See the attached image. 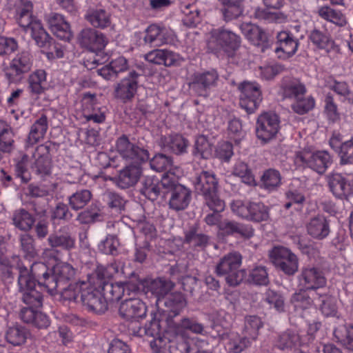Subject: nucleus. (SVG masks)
Masks as SVG:
<instances>
[{
  "label": "nucleus",
  "mask_w": 353,
  "mask_h": 353,
  "mask_svg": "<svg viewBox=\"0 0 353 353\" xmlns=\"http://www.w3.org/2000/svg\"><path fill=\"white\" fill-rule=\"evenodd\" d=\"M313 304L319 306L322 313L326 316H334L336 313V300L334 297L327 295H320L314 297Z\"/></svg>",
  "instance_id": "obj_53"
},
{
  "label": "nucleus",
  "mask_w": 353,
  "mask_h": 353,
  "mask_svg": "<svg viewBox=\"0 0 353 353\" xmlns=\"http://www.w3.org/2000/svg\"><path fill=\"white\" fill-rule=\"evenodd\" d=\"M310 39L318 48L325 50L327 52L334 48V41L319 31H313L310 34Z\"/></svg>",
  "instance_id": "obj_64"
},
{
  "label": "nucleus",
  "mask_w": 353,
  "mask_h": 353,
  "mask_svg": "<svg viewBox=\"0 0 353 353\" xmlns=\"http://www.w3.org/2000/svg\"><path fill=\"white\" fill-rule=\"evenodd\" d=\"M219 230L223 236L239 235L250 239L254 235V229L251 225L229 219H224L219 223Z\"/></svg>",
  "instance_id": "obj_26"
},
{
  "label": "nucleus",
  "mask_w": 353,
  "mask_h": 353,
  "mask_svg": "<svg viewBox=\"0 0 353 353\" xmlns=\"http://www.w3.org/2000/svg\"><path fill=\"white\" fill-rule=\"evenodd\" d=\"M170 179L168 176H163L161 180L154 176H143L140 181L139 191L146 199L154 201L159 196L163 197L165 188L163 183L164 181L169 182Z\"/></svg>",
  "instance_id": "obj_17"
},
{
  "label": "nucleus",
  "mask_w": 353,
  "mask_h": 353,
  "mask_svg": "<svg viewBox=\"0 0 353 353\" xmlns=\"http://www.w3.org/2000/svg\"><path fill=\"white\" fill-rule=\"evenodd\" d=\"M270 259L276 268L288 276L294 275L298 270V259L289 249L274 247L270 251Z\"/></svg>",
  "instance_id": "obj_11"
},
{
  "label": "nucleus",
  "mask_w": 353,
  "mask_h": 353,
  "mask_svg": "<svg viewBox=\"0 0 353 353\" xmlns=\"http://www.w3.org/2000/svg\"><path fill=\"white\" fill-rule=\"evenodd\" d=\"M187 301L181 292H174L165 295L164 298L156 301L157 310L150 314L151 319L143 327L137 326V330H133V334L139 336L147 335L155 337L162 332V323L169 327L174 323L173 318L178 316L186 306Z\"/></svg>",
  "instance_id": "obj_1"
},
{
  "label": "nucleus",
  "mask_w": 353,
  "mask_h": 353,
  "mask_svg": "<svg viewBox=\"0 0 353 353\" xmlns=\"http://www.w3.org/2000/svg\"><path fill=\"white\" fill-rule=\"evenodd\" d=\"M32 65L30 52L23 50L18 53L5 70V76L10 83L19 82L23 75L30 71Z\"/></svg>",
  "instance_id": "obj_12"
},
{
  "label": "nucleus",
  "mask_w": 353,
  "mask_h": 353,
  "mask_svg": "<svg viewBox=\"0 0 353 353\" xmlns=\"http://www.w3.org/2000/svg\"><path fill=\"white\" fill-rule=\"evenodd\" d=\"M80 303L88 311L96 314H104L108 309V303L99 290L87 283L80 296Z\"/></svg>",
  "instance_id": "obj_15"
},
{
  "label": "nucleus",
  "mask_w": 353,
  "mask_h": 353,
  "mask_svg": "<svg viewBox=\"0 0 353 353\" xmlns=\"http://www.w3.org/2000/svg\"><path fill=\"white\" fill-rule=\"evenodd\" d=\"M219 74L216 69L194 72L188 83L190 93L199 97L208 98L212 90L217 87Z\"/></svg>",
  "instance_id": "obj_5"
},
{
  "label": "nucleus",
  "mask_w": 353,
  "mask_h": 353,
  "mask_svg": "<svg viewBox=\"0 0 353 353\" xmlns=\"http://www.w3.org/2000/svg\"><path fill=\"white\" fill-rule=\"evenodd\" d=\"M11 219L15 228L24 232L30 231L36 221L34 216L23 208L14 210Z\"/></svg>",
  "instance_id": "obj_37"
},
{
  "label": "nucleus",
  "mask_w": 353,
  "mask_h": 353,
  "mask_svg": "<svg viewBox=\"0 0 353 353\" xmlns=\"http://www.w3.org/2000/svg\"><path fill=\"white\" fill-rule=\"evenodd\" d=\"M262 327L263 323L259 316L251 315L245 318L243 332L252 341L256 339L259 335V330Z\"/></svg>",
  "instance_id": "obj_56"
},
{
  "label": "nucleus",
  "mask_w": 353,
  "mask_h": 353,
  "mask_svg": "<svg viewBox=\"0 0 353 353\" xmlns=\"http://www.w3.org/2000/svg\"><path fill=\"white\" fill-rule=\"evenodd\" d=\"M299 343V347L294 351L295 353H309L307 343H300V337L294 332L287 330L281 334L276 341V346L281 350H291Z\"/></svg>",
  "instance_id": "obj_29"
},
{
  "label": "nucleus",
  "mask_w": 353,
  "mask_h": 353,
  "mask_svg": "<svg viewBox=\"0 0 353 353\" xmlns=\"http://www.w3.org/2000/svg\"><path fill=\"white\" fill-rule=\"evenodd\" d=\"M195 191L201 195L208 207L221 210L223 208V200L219 198V179L212 172L202 171L194 181Z\"/></svg>",
  "instance_id": "obj_3"
},
{
  "label": "nucleus",
  "mask_w": 353,
  "mask_h": 353,
  "mask_svg": "<svg viewBox=\"0 0 353 353\" xmlns=\"http://www.w3.org/2000/svg\"><path fill=\"white\" fill-rule=\"evenodd\" d=\"M19 316L24 323L31 324L39 329H46L50 324V319L46 314L32 307H23L20 310Z\"/></svg>",
  "instance_id": "obj_30"
},
{
  "label": "nucleus",
  "mask_w": 353,
  "mask_h": 353,
  "mask_svg": "<svg viewBox=\"0 0 353 353\" xmlns=\"http://www.w3.org/2000/svg\"><path fill=\"white\" fill-rule=\"evenodd\" d=\"M328 184L332 194L337 198H347L353 193V176L334 173L328 176Z\"/></svg>",
  "instance_id": "obj_19"
},
{
  "label": "nucleus",
  "mask_w": 353,
  "mask_h": 353,
  "mask_svg": "<svg viewBox=\"0 0 353 353\" xmlns=\"http://www.w3.org/2000/svg\"><path fill=\"white\" fill-rule=\"evenodd\" d=\"M252 341L251 339L246 335L234 336L230 339L228 343L229 351L232 353H241L250 346Z\"/></svg>",
  "instance_id": "obj_62"
},
{
  "label": "nucleus",
  "mask_w": 353,
  "mask_h": 353,
  "mask_svg": "<svg viewBox=\"0 0 353 353\" xmlns=\"http://www.w3.org/2000/svg\"><path fill=\"white\" fill-rule=\"evenodd\" d=\"M92 197L91 191L87 189H81L68 197V205L73 210H83L91 201Z\"/></svg>",
  "instance_id": "obj_45"
},
{
  "label": "nucleus",
  "mask_w": 353,
  "mask_h": 353,
  "mask_svg": "<svg viewBox=\"0 0 353 353\" xmlns=\"http://www.w3.org/2000/svg\"><path fill=\"white\" fill-rule=\"evenodd\" d=\"M150 165L152 170L159 172L168 170L173 165V158L163 153H157L150 160Z\"/></svg>",
  "instance_id": "obj_57"
},
{
  "label": "nucleus",
  "mask_w": 353,
  "mask_h": 353,
  "mask_svg": "<svg viewBox=\"0 0 353 353\" xmlns=\"http://www.w3.org/2000/svg\"><path fill=\"white\" fill-rule=\"evenodd\" d=\"M48 128V119L45 114L41 115L34 122L30 128L27 138V143L33 145L43 139Z\"/></svg>",
  "instance_id": "obj_39"
},
{
  "label": "nucleus",
  "mask_w": 353,
  "mask_h": 353,
  "mask_svg": "<svg viewBox=\"0 0 353 353\" xmlns=\"http://www.w3.org/2000/svg\"><path fill=\"white\" fill-rule=\"evenodd\" d=\"M137 82L133 80L122 79L114 86L113 95L123 103L131 101L137 91Z\"/></svg>",
  "instance_id": "obj_35"
},
{
  "label": "nucleus",
  "mask_w": 353,
  "mask_h": 353,
  "mask_svg": "<svg viewBox=\"0 0 353 353\" xmlns=\"http://www.w3.org/2000/svg\"><path fill=\"white\" fill-rule=\"evenodd\" d=\"M299 285L291 302L296 311H305L309 307V270L304 269L299 276Z\"/></svg>",
  "instance_id": "obj_22"
},
{
  "label": "nucleus",
  "mask_w": 353,
  "mask_h": 353,
  "mask_svg": "<svg viewBox=\"0 0 353 353\" xmlns=\"http://www.w3.org/2000/svg\"><path fill=\"white\" fill-rule=\"evenodd\" d=\"M49 249L46 252L50 255H59L62 251L71 252L77 247L75 236L68 227L61 228L58 232L50 234L48 237Z\"/></svg>",
  "instance_id": "obj_10"
},
{
  "label": "nucleus",
  "mask_w": 353,
  "mask_h": 353,
  "mask_svg": "<svg viewBox=\"0 0 353 353\" xmlns=\"http://www.w3.org/2000/svg\"><path fill=\"white\" fill-rule=\"evenodd\" d=\"M13 132L10 128L0 123V152L10 153L14 149Z\"/></svg>",
  "instance_id": "obj_55"
},
{
  "label": "nucleus",
  "mask_w": 353,
  "mask_h": 353,
  "mask_svg": "<svg viewBox=\"0 0 353 353\" xmlns=\"http://www.w3.org/2000/svg\"><path fill=\"white\" fill-rule=\"evenodd\" d=\"M18 278L17 283L19 286V292L30 290L36 288L37 281L28 271V268L22 263L18 262Z\"/></svg>",
  "instance_id": "obj_42"
},
{
  "label": "nucleus",
  "mask_w": 353,
  "mask_h": 353,
  "mask_svg": "<svg viewBox=\"0 0 353 353\" xmlns=\"http://www.w3.org/2000/svg\"><path fill=\"white\" fill-rule=\"evenodd\" d=\"M239 90L240 106L248 114L253 113L262 101V93L259 85L244 81L239 84Z\"/></svg>",
  "instance_id": "obj_13"
},
{
  "label": "nucleus",
  "mask_w": 353,
  "mask_h": 353,
  "mask_svg": "<svg viewBox=\"0 0 353 353\" xmlns=\"http://www.w3.org/2000/svg\"><path fill=\"white\" fill-rule=\"evenodd\" d=\"M145 58L150 63L164 65L166 67H177L183 61V59L179 54L161 49L150 51L145 54Z\"/></svg>",
  "instance_id": "obj_21"
},
{
  "label": "nucleus",
  "mask_w": 353,
  "mask_h": 353,
  "mask_svg": "<svg viewBox=\"0 0 353 353\" xmlns=\"http://www.w3.org/2000/svg\"><path fill=\"white\" fill-rule=\"evenodd\" d=\"M281 92L283 99H295L305 96L306 87L299 79H284L281 84Z\"/></svg>",
  "instance_id": "obj_33"
},
{
  "label": "nucleus",
  "mask_w": 353,
  "mask_h": 353,
  "mask_svg": "<svg viewBox=\"0 0 353 353\" xmlns=\"http://www.w3.org/2000/svg\"><path fill=\"white\" fill-rule=\"evenodd\" d=\"M105 196L109 208L119 214L124 211L126 201L121 195L114 192H108Z\"/></svg>",
  "instance_id": "obj_63"
},
{
  "label": "nucleus",
  "mask_w": 353,
  "mask_h": 353,
  "mask_svg": "<svg viewBox=\"0 0 353 353\" xmlns=\"http://www.w3.org/2000/svg\"><path fill=\"white\" fill-rule=\"evenodd\" d=\"M85 19L94 28H105L110 26V14L103 9L90 10Z\"/></svg>",
  "instance_id": "obj_43"
},
{
  "label": "nucleus",
  "mask_w": 353,
  "mask_h": 353,
  "mask_svg": "<svg viewBox=\"0 0 353 353\" xmlns=\"http://www.w3.org/2000/svg\"><path fill=\"white\" fill-rule=\"evenodd\" d=\"M130 282L113 283L111 281L105 283L99 290L103 295V298L108 304V302L119 301L124 294L125 288H130Z\"/></svg>",
  "instance_id": "obj_32"
},
{
  "label": "nucleus",
  "mask_w": 353,
  "mask_h": 353,
  "mask_svg": "<svg viewBox=\"0 0 353 353\" xmlns=\"http://www.w3.org/2000/svg\"><path fill=\"white\" fill-rule=\"evenodd\" d=\"M52 270L61 289H64L75 275V269L68 263H57Z\"/></svg>",
  "instance_id": "obj_40"
},
{
  "label": "nucleus",
  "mask_w": 353,
  "mask_h": 353,
  "mask_svg": "<svg viewBox=\"0 0 353 353\" xmlns=\"http://www.w3.org/2000/svg\"><path fill=\"white\" fill-rule=\"evenodd\" d=\"M35 157V161L32 165V171L41 177L50 174L52 167L50 158L36 154Z\"/></svg>",
  "instance_id": "obj_61"
},
{
  "label": "nucleus",
  "mask_w": 353,
  "mask_h": 353,
  "mask_svg": "<svg viewBox=\"0 0 353 353\" xmlns=\"http://www.w3.org/2000/svg\"><path fill=\"white\" fill-rule=\"evenodd\" d=\"M280 172L274 169L266 170L261 176L262 186L269 191L276 190L281 184Z\"/></svg>",
  "instance_id": "obj_54"
},
{
  "label": "nucleus",
  "mask_w": 353,
  "mask_h": 353,
  "mask_svg": "<svg viewBox=\"0 0 353 353\" xmlns=\"http://www.w3.org/2000/svg\"><path fill=\"white\" fill-rule=\"evenodd\" d=\"M330 233L329 223L323 216L310 221V236L318 239L325 238Z\"/></svg>",
  "instance_id": "obj_49"
},
{
  "label": "nucleus",
  "mask_w": 353,
  "mask_h": 353,
  "mask_svg": "<svg viewBox=\"0 0 353 353\" xmlns=\"http://www.w3.org/2000/svg\"><path fill=\"white\" fill-rule=\"evenodd\" d=\"M240 29L252 43L261 48L262 52L268 48L267 34L259 26L251 23H243Z\"/></svg>",
  "instance_id": "obj_27"
},
{
  "label": "nucleus",
  "mask_w": 353,
  "mask_h": 353,
  "mask_svg": "<svg viewBox=\"0 0 353 353\" xmlns=\"http://www.w3.org/2000/svg\"><path fill=\"white\" fill-rule=\"evenodd\" d=\"M80 45L92 52H99L104 49L108 43L105 35L91 28L83 29L78 36Z\"/></svg>",
  "instance_id": "obj_18"
},
{
  "label": "nucleus",
  "mask_w": 353,
  "mask_h": 353,
  "mask_svg": "<svg viewBox=\"0 0 353 353\" xmlns=\"http://www.w3.org/2000/svg\"><path fill=\"white\" fill-rule=\"evenodd\" d=\"M247 281L256 285H267L270 281L265 267L257 266L253 268L250 272Z\"/></svg>",
  "instance_id": "obj_60"
},
{
  "label": "nucleus",
  "mask_w": 353,
  "mask_h": 353,
  "mask_svg": "<svg viewBox=\"0 0 353 353\" xmlns=\"http://www.w3.org/2000/svg\"><path fill=\"white\" fill-rule=\"evenodd\" d=\"M277 40L279 46L275 48V52L281 51L286 54L288 57L293 55L298 47V42L294 39L290 33L283 31L280 32L277 34Z\"/></svg>",
  "instance_id": "obj_41"
},
{
  "label": "nucleus",
  "mask_w": 353,
  "mask_h": 353,
  "mask_svg": "<svg viewBox=\"0 0 353 353\" xmlns=\"http://www.w3.org/2000/svg\"><path fill=\"white\" fill-rule=\"evenodd\" d=\"M222 6L223 19L230 21L243 14L245 0H218Z\"/></svg>",
  "instance_id": "obj_38"
},
{
  "label": "nucleus",
  "mask_w": 353,
  "mask_h": 353,
  "mask_svg": "<svg viewBox=\"0 0 353 353\" xmlns=\"http://www.w3.org/2000/svg\"><path fill=\"white\" fill-rule=\"evenodd\" d=\"M334 335L339 342L347 350L353 351V326L352 324H341L334 330Z\"/></svg>",
  "instance_id": "obj_44"
},
{
  "label": "nucleus",
  "mask_w": 353,
  "mask_h": 353,
  "mask_svg": "<svg viewBox=\"0 0 353 353\" xmlns=\"http://www.w3.org/2000/svg\"><path fill=\"white\" fill-rule=\"evenodd\" d=\"M142 168L140 165L130 164L119 172L115 177V183L121 189L134 186L140 180Z\"/></svg>",
  "instance_id": "obj_25"
},
{
  "label": "nucleus",
  "mask_w": 353,
  "mask_h": 353,
  "mask_svg": "<svg viewBox=\"0 0 353 353\" xmlns=\"http://www.w3.org/2000/svg\"><path fill=\"white\" fill-rule=\"evenodd\" d=\"M104 214L99 204L92 203L85 209L80 212L76 220L81 225H90L103 221Z\"/></svg>",
  "instance_id": "obj_34"
},
{
  "label": "nucleus",
  "mask_w": 353,
  "mask_h": 353,
  "mask_svg": "<svg viewBox=\"0 0 353 353\" xmlns=\"http://www.w3.org/2000/svg\"><path fill=\"white\" fill-rule=\"evenodd\" d=\"M146 313L147 306L139 298H131L123 301L119 309L120 316L132 323H137L140 319H144Z\"/></svg>",
  "instance_id": "obj_16"
},
{
  "label": "nucleus",
  "mask_w": 353,
  "mask_h": 353,
  "mask_svg": "<svg viewBox=\"0 0 353 353\" xmlns=\"http://www.w3.org/2000/svg\"><path fill=\"white\" fill-rule=\"evenodd\" d=\"M132 276L136 278L139 283L143 286L146 293L150 292L155 296L156 301L164 298L174 286V283L172 281L163 278L141 280L139 279L138 275L134 273H132Z\"/></svg>",
  "instance_id": "obj_20"
},
{
  "label": "nucleus",
  "mask_w": 353,
  "mask_h": 353,
  "mask_svg": "<svg viewBox=\"0 0 353 353\" xmlns=\"http://www.w3.org/2000/svg\"><path fill=\"white\" fill-rule=\"evenodd\" d=\"M46 72L44 70H37L32 72L28 78V89L31 96L37 99L45 92L46 88Z\"/></svg>",
  "instance_id": "obj_36"
},
{
  "label": "nucleus",
  "mask_w": 353,
  "mask_h": 353,
  "mask_svg": "<svg viewBox=\"0 0 353 353\" xmlns=\"http://www.w3.org/2000/svg\"><path fill=\"white\" fill-rule=\"evenodd\" d=\"M232 174L240 177L242 182L249 185H256L254 175L248 165L242 161H237L232 170Z\"/></svg>",
  "instance_id": "obj_51"
},
{
  "label": "nucleus",
  "mask_w": 353,
  "mask_h": 353,
  "mask_svg": "<svg viewBox=\"0 0 353 353\" xmlns=\"http://www.w3.org/2000/svg\"><path fill=\"white\" fill-rule=\"evenodd\" d=\"M29 335L28 330L19 325L10 327L6 334L7 341L14 345H21L23 344Z\"/></svg>",
  "instance_id": "obj_48"
},
{
  "label": "nucleus",
  "mask_w": 353,
  "mask_h": 353,
  "mask_svg": "<svg viewBox=\"0 0 353 353\" xmlns=\"http://www.w3.org/2000/svg\"><path fill=\"white\" fill-rule=\"evenodd\" d=\"M164 195L163 199L168 200L169 208L180 212L185 210L191 200L192 191L176 180L170 179L169 182L164 181Z\"/></svg>",
  "instance_id": "obj_8"
},
{
  "label": "nucleus",
  "mask_w": 353,
  "mask_h": 353,
  "mask_svg": "<svg viewBox=\"0 0 353 353\" xmlns=\"http://www.w3.org/2000/svg\"><path fill=\"white\" fill-rule=\"evenodd\" d=\"M49 29L54 36L63 41H70L73 33L70 26L63 15L58 13H51L46 17Z\"/></svg>",
  "instance_id": "obj_24"
},
{
  "label": "nucleus",
  "mask_w": 353,
  "mask_h": 353,
  "mask_svg": "<svg viewBox=\"0 0 353 353\" xmlns=\"http://www.w3.org/2000/svg\"><path fill=\"white\" fill-rule=\"evenodd\" d=\"M234 214L248 221L259 223L270 219V208L263 202L234 201L230 204Z\"/></svg>",
  "instance_id": "obj_4"
},
{
  "label": "nucleus",
  "mask_w": 353,
  "mask_h": 353,
  "mask_svg": "<svg viewBox=\"0 0 353 353\" xmlns=\"http://www.w3.org/2000/svg\"><path fill=\"white\" fill-rule=\"evenodd\" d=\"M31 34L32 39L40 48L46 47L52 39L43 28L41 22L32 24Z\"/></svg>",
  "instance_id": "obj_58"
},
{
  "label": "nucleus",
  "mask_w": 353,
  "mask_h": 353,
  "mask_svg": "<svg viewBox=\"0 0 353 353\" xmlns=\"http://www.w3.org/2000/svg\"><path fill=\"white\" fill-rule=\"evenodd\" d=\"M159 145L165 152L181 155L187 152L189 141L180 134L172 133L161 136Z\"/></svg>",
  "instance_id": "obj_23"
},
{
  "label": "nucleus",
  "mask_w": 353,
  "mask_h": 353,
  "mask_svg": "<svg viewBox=\"0 0 353 353\" xmlns=\"http://www.w3.org/2000/svg\"><path fill=\"white\" fill-rule=\"evenodd\" d=\"M175 336L170 339L167 336H156L150 341V347L155 353H188L192 349L191 342L194 341L183 334L174 332Z\"/></svg>",
  "instance_id": "obj_6"
},
{
  "label": "nucleus",
  "mask_w": 353,
  "mask_h": 353,
  "mask_svg": "<svg viewBox=\"0 0 353 353\" xmlns=\"http://www.w3.org/2000/svg\"><path fill=\"white\" fill-rule=\"evenodd\" d=\"M208 235L201 231L200 224L197 222L190 225L184 230L183 243L188 244L194 248H204L209 243Z\"/></svg>",
  "instance_id": "obj_28"
},
{
  "label": "nucleus",
  "mask_w": 353,
  "mask_h": 353,
  "mask_svg": "<svg viewBox=\"0 0 353 353\" xmlns=\"http://www.w3.org/2000/svg\"><path fill=\"white\" fill-rule=\"evenodd\" d=\"M170 327H173L174 332L183 334L185 336H188L186 331L201 335H204L206 333L204 325L199 322L196 317L184 316L179 322H174Z\"/></svg>",
  "instance_id": "obj_31"
},
{
  "label": "nucleus",
  "mask_w": 353,
  "mask_h": 353,
  "mask_svg": "<svg viewBox=\"0 0 353 353\" xmlns=\"http://www.w3.org/2000/svg\"><path fill=\"white\" fill-rule=\"evenodd\" d=\"M21 301L27 305V307L38 308L43 305V295L36 288L20 292Z\"/></svg>",
  "instance_id": "obj_59"
},
{
  "label": "nucleus",
  "mask_w": 353,
  "mask_h": 353,
  "mask_svg": "<svg viewBox=\"0 0 353 353\" xmlns=\"http://www.w3.org/2000/svg\"><path fill=\"white\" fill-rule=\"evenodd\" d=\"M240 45L241 38L237 34L228 30L218 28L211 31L207 48L210 52L216 54L223 50L231 56Z\"/></svg>",
  "instance_id": "obj_7"
},
{
  "label": "nucleus",
  "mask_w": 353,
  "mask_h": 353,
  "mask_svg": "<svg viewBox=\"0 0 353 353\" xmlns=\"http://www.w3.org/2000/svg\"><path fill=\"white\" fill-rule=\"evenodd\" d=\"M119 240L116 234H108L98 245V250L102 254L117 256L119 253Z\"/></svg>",
  "instance_id": "obj_52"
},
{
  "label": "nucleus",
  "mask_w": 353,
  "mask_h": 353,
  "mask_svg": "<svg viewBox=\"0 0 353 353\" xmlns=\"http://www.w3.org/2000/svg\"><path fill=\"white\" fill-rule=\"evenodd\" d=\"M116 148L120 156L125 160L132 161L136 165L146 162L150 159V153L146 145L138 141L132 143L123 134L116 142Z\"/></svg>",
  "instance_id": "obj_9"
},
{
  "label": "nucleus",
  "mask_w": 353,
  "mask_h": 353,
  "mask_svg": "<svg viewBox=\"0 0 353 353\" xmlns=\"http://www.w3.org/2000/svg\"><path fill=\"white\" fill-rule=\"evenodd\" d=\"M86 285L85 282L68 283L64 289H59L58 292L63 299L80 303V296Z\"/></svg>",
  "instance_id": "obj_46"
},
{
  "label": "nucleus",
  "mask_w": 353,
  "mask_h": 353,
  "mask_svg": "<svg viewBox=\"0 0 353 353\" xmlns=\"http://www.w3.org/2000/svg\"><path fill=\"white\" fill-rule=\"evenodd\" d=\"M279 117L272 112H264L259 116L256 134L259 139L267 143L274 138L279 130Z\"/></svg>",
  "instance_id": "obj_14"
},
{
  "label": "nucleus",
  "mask_w": 353,
  "mask_h": 353,
  "mask_svg": "<svg viewBox=\"0 0 353 353\" xmlns=\"http://www.w3.org/2000/svg\"><path fill=\"white\" fill-rule=\"evenodd\" d=\"M331 164V157L325 151H318L310 157V168L319 174H323Z\"/></svg>",
  "instance_id": "obj_50"
},
{
  "label": "nucleus",
  "mask_w": 353,
  "mask_h": 353,
  "mask_svg": "<svg viewBox=\"0 0 353 353\" xmlns=\"http://www.w3.org/2000/svg\"><path fill=\"white\" fill-rule=\"evenodd\" d=\"M192 154L203 159H208L212 157V145L206 136L201 134L196 137Z\"/></svg>",
  "instance_id": "obj_47"
},
{
  "label": "nucleus",
  "mask_w": 353,
  "mask_h": 353,
  "mask_svg": "<svg viewBox=\"0 0 353 353\" xmlns=\"http://www.w3.org/2000/svg\"><path fill=\"white\" fill-rule=\"evenodd\" d=\"M241 263L242 256L239 252H230L220 259L215 272L218 276H224L229 286H238L247 276L245 270L241 269Z\"/></svg>",
  "instance_id": "obj_2"
}]
</instances>
